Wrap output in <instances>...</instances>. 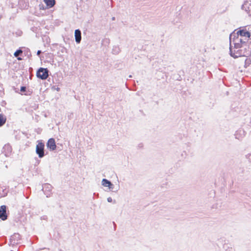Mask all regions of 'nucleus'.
Returning a JSON list of instances; mask_svg holds the SVG:
<instances>
[{
    "label": "nucleus",
    "instance_id": "9",
    "mask_svg": "<svg viewBox=\"0 0 251 251\" xmlns=\"http://www.w3.org/2000/svg\"><path fill=\"white\" fill-rule=\"evenodd\" d=\"M75 40L77 43H80L81 40V32L79 29H76L75 31Z\"/></svg>",
    "mask_w": 251,
    "mask_h": 251
},
{
    "label": "nucleus",
    "instance_id": "16",
    "mask_svg": "<svg viewBox=\"0 0 251 251\" xmlns=\"http://www.w3.org/2000/svg\"><path fill=\"white\" fill-rule=\"evenodd\" d=\"M25 87H21V91L22 92H25Z\"/></svg>",
    "mask_w": 251,
    "mask_h": 251
},
{
    "label": "nucleus",
    "instance_id": "15",
    "mask_svg": "<svg viewBox=\"0 0 251 251\" xmlns=\"http://www.w3.org/2000/svg\"><path fill=\"white\" fill-rule=\"evenodd\" d=\"M107 201L109 202H111L112 201V199L111 197H108L107 199Z\"/></svg>",
    "mask_w": 251,
    "mask_h": 251
},
{
    "label": "nucleus",
    "instance_id": "13",
    "mask_svg": "<svg viewBox=\"0 0 251 251\" xmlns=\"http://www.w3.org/2000/svg\"><path fill=\"white\" fill-rule=\"evenodd\" d=\"M23 52V51L21 50H17L15 53H14V56L15 57H18L20 54H21Z\"/></svg>",
    "mask_w": 251,
    "mask_h": 251
},
{
    "label": "nucleus",
    "instance_id": "17",
    "mask_svg": "<svg viewBox=\"0 0 251 251\" xmlns=\"http://www.w3.org/2000/svg\"><path fill=\"white\" fill-rule=\"evenodd\" d=\"M109 189L113 190L114 189V185L112 183V186H110L108 187Z\"/></svg>",
    "mask_w": 251,
    "mask_h": 251
},
{
    "label": "nucleus",
    "instance_id": "20",
    "mask_svg": "<svg viewBox=\"0 0 251 251\" xmlns=\"http://www.w3.org/2000/svg\"><path fill=\"white\" fill-rule=\"evenodd\" d=\"M112 20H115V17L112 18Z\"/></svg>",
    "mask_w": 251,
    "mask_h": 251
},
{
    "label": "nucleus",
    "instance_id": "11",
    "mask_svg": "<svg viewBox=\"0 0 251 251\" xmlns=\"http://www.w3.org/2000/svg\"><path fill=\"white\" fill-rule=\"evenodd\" d=\"M102 185L104 187H109L112 186V183L108 180L103 178L101 181Z\"/></svg>",
    "mask_w": 251,
    "mask_h": 251
},
{
    "label": "nucleus",
    "instance_id": "14",
    "mask_svg": "<svg viewBox=\"0 0 251 251\" xmlns=\"http://www.w3.org/2000/svg\"><path fill=\"white\" fill-rule=\"evenodd\" d=\"M39 7L40 9H46L48 8H47V6L45 8L43 5H39Z\"/></svg>",
    "mask_w": 251,
    "mask_h": 251
},
{
    "label": "nucleus",
    "instance_id": "12",
    "mask_svg": "<svg viewBox=\"0 0 251 251\" xmlns=\"http://www.w3.org/2000/svg\"><path fill=\"white\" fill-rule=\"evenodd\" d=\"M6 120V117L3 115L0 114V126H1L5 124Z\"/></svg>",
    "mask_w": 251,
    "mask_h": 251
},
{
    "label": "nucleus",
    "instance_id": "22",
    "mask_svg": "<svg viewBox=\"0 0 251 251\" xmlns=\"http://www.w3.org/2000/svg\"><path fill=\"white\" fill-rule=\"evenodd\" d=\"M132 77V76H131V75H130L129 76V77Z\"/></svg>",
    "mask_w": 251,
    "mask_h": 251
},
{
    "label": "nucleus",
    "instance_id": "8",
    "mask_svg": "<svg viewBox=\"0 0 251 251\" xmlns=\"http://www.w3.org/2000/svg\"><path fill=\"white\" fill-rule=\"evenodd\" d=\"M6 207L5 205H2L0 207V219L2 220H5L7 219V216L6 215Z\"/></svg>",
    "mask_w": 251,
    "mask_h": 251
},
{
    "label": "nucleus",
    "instance_id": "19",
    "mask_svg": "<svg viewBox=\"0 0 251 251\" xmlns=\"http://www.w3.org/2000/svg\"><path fill=\"white\" fill-rule=\"evenodd\" d=\"M18 60H21L22 59H21L20 57H19V58H18Z\"/></svg>",
    "mask_w": 251,
    "mask_h": 251
},
{
    "label": "nucleus",
    "instance_id": "1",
    "mask_svg": "<svg viewBox=\"0 0 251 251\" xmlns=\"http://www.w3.org/2000/svg\"><path fill=\"white\" fill-rule=\"evenodd\" d=\"M251 33L246 29H240L230 36V54L234 58L251 55V45H248Z\"/></svg>",
    "mask_w": 251,
    "mask_h": 251
},
{
    "label": "nucleus",
    "instance_id": "21",
    "mask_svg": "<svg viewBox=\"0 0 251 251\" xmlns=\"http://www.w3.org/2000/svg\"><path fill=\"white\" fill-rule=\"evenodd\" d=\"M248 61L249 62L250 60H246V62H248Z\"/></svg>",
    "mask_w": 251,
    "mask_h": 251
},
{
    "label": "nucleus",
    "instance_id": "18",
    "mask_svg": "<svg viewBox=\"0 0 251 251\" xmlns=\"http://www.w3.org/2000/svg\"><path fill=\"white\" fill-rule=\"evenodd\" d=\"M41 50H38V51L37 52V54L38 55H39L41 53Z\"/></svg>",
    "mask_w": 251,
    "mask_h": 251
},
{
    "label": "nucleus",
    "instance_id": "4",
    "mask_svg": "<svg viewBox=\"0 0 251 251\" xmlns=\"http://www.w3.org/2000/svg\"><path fill=\"white\" fill-rule=\"evenodd\" d=\"M242 8L249 16H251V0H246Z\"/></svg>",
    "mask_w": 251,
    "mask_h": 251
},
{
    "label": "nucleus",
    "instance_id": "7",
    "mask_svg": "<svg viewBox=\"0 0 251 251\" xmlns=\"http://www.w3.org/2000/svg\"><path fill=\"white\" fill-rule=\"evenodd\" d=\"M47 146L51 151L55 150L56 148L55 140L53 138H50L47 142Z\"/></svg>",
    "mask_w": 251,
    "mask_h": 251
},
{
    "label": "nucleus",
    "instance_id": "10",
    "mask_svg": "<svg viewBox=\"0 0 251 251\" xmlns=\"http://www.w3.org/2000/svg\"><path fill=\"white\" fill-rule=\"evenodd\" d=\"M44 1L49 8L52 7L55 4V0H44Z\"/></svg>",
    "mask_w": 251,
    "mask_h": 251
},
{
    "label": "nucleus",
    "instance_id": "3",
    "mask_svg": "<svg viewBox=\"0 0 251 251\" xmlns=\"http://www.w3.org/2000/svg\"><path fill=\"white\" fill-rule=\"evenodd\" d=\"M36 152L40 158H42L44 156V144L42 143H39L36 145Z\"/></svg>",
    "mask_w": 251,
    "mask_h": 251
},
{
    "label": "nucleus",
    "instance_id": "6",
    "mask_svg": "<svg viewBox=\"0 0 251 251\" xmlns=\"http://www.w3.org/2000/svg\"><path fill=\"white\" fill-rule=\"evenodd\" d=\"M42 190L47 197H49L50 196V192L52 190V186L50 184H45L43 186Z\"/></svg>",
    "mask_w": 251,
    "mask_h": 251
},
{
    "label": "nucleus",
    "instance_id": "5",
    "mask_svg": "<svg viewBox=\"0 0 251 251\" xmlns=\"http://www.w3.org/2000/svg\"><path fill=\"white\" fill-rule=\"evenodd\" d=\"M21 239V236L18 233H14L10 238V243L14 245L19 243Z\"/></svg>",
    "mask_w": 251,
    "mask_h": 251
},
{
    "label": "nucleus",
    "instance_id": "2",
    "mask_svg": "<svg viewBox=\"0 0 251 251\" xmlns=\"http://www.w3.org/2000/svg\"><path fill=\"white\" fill-rule=\"evenodd\" d=\"M37 76L42 79H46L49 76V71L47 69L40 68L37 72Z\"/></svg>",
    "mask_w": 251,
    "mask_h": 251
}]
</instances>
